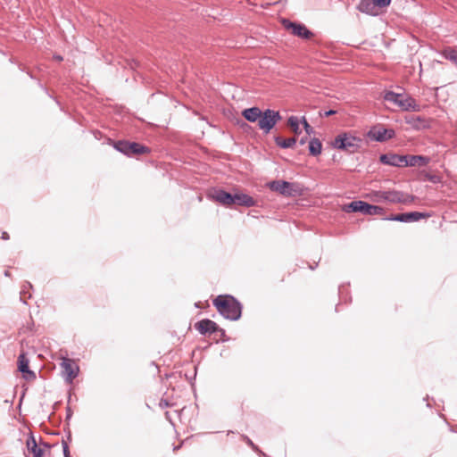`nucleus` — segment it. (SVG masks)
<instances>
[{
    "instance_id": "f257e3e1",
    "label": "nucleus",
    "mask_w": 457,
    "mask_h": 457,
    "mask_svg": "<svg viewBox=\"0 0 457 457\" xmlns=\"http://www.w3.org/2000/svg\"><path fill=\"white\" fill-rule=\"evenodd\" d=\"M218 312L227 320H237L242 315V304L230 295H220L212 302Z\"/></svg>"
},
{
    "instance_id": "f03ea898",
    "label": "nucleus",
    "mask_w": 457,
    "mask_h": 457,
    "mask_svg": "<svg viewBox=\"0 0 457 457\" xmlns=\"http://www.w3.org/2000/svg\"><path fill=\"white\" fill-rule=\"evenodd\" d=\"M384 100L400 107L403 111L419 112L420 105L411 97L404 94L387 91L384 95Z\"/></svg>"
},
{
    "instance_id": "7ed1b4c3",
    "label": "nucleus",
    "mask_w": 457,
    "mask_h": 457,
    "mask_svg": "<svg viewBox=\"0 0 457 457\" xmlns=\"http://www.w3.org/2000/svg\"><path fill=\"white\" fill-rule=\"evenodd\" d=\"M362 139L349 133H341L336 137L333 146L348 154L357 153L361 147Z\"/></svg>"
},
{
    "instance_id": "20e7f679",
    "label": "nucleus",
    "mask_w": 457,
    "mask_h": 457,
    "mask_svg": "<svg viewBox=\"0 0 457 457\" xmlns=\"http://www.w3.org/2000/svg\"><path fill=\"white\" fill-rule=\"evenodd\" d=\"M270 190L278 192L285 196H296L302 193L298 185L285 180H273L268 183Z\"/></svg>"
},
{
    "instance_id": "39448f33",
    "label": "nucleus",
    "mask_w": 457,
    "mask_h": 457,
    "mask_svg": "<svg viewBox=\"0 0 457 457\" xmlns=\"http://www.w3.org/2000/svg\"><path fill=\"white\" fill-rule=\"evenodd\" d=\"M280 120L281 116L279 112L266 109L262 112V116L258 120V127L263 133L268 134Z\"/></svg>"
},
{
    "instance_id": "423d86ee",
    "label": "nucleus",
    "mask_w": 457,
    "mask_h": 457,
    "mask_svg": "<svg viewBox=\"0 0 457 457\" xmlns=\"http://www.w3.org/2000/svg\"><path fill=\"white\" fill-rule=\"evenodd\" d=\"M429 216L430 215L428 213L420 212H405V213L391 215L389 217L385 218L384 220L407 223V222L418 221L420 219L428 218Z\"/></svg>"
},
{
    "instance_id": "0eeeda50",
    "label": "nucleus",
    "mask_w": 457,
    "mask_h": 457,
    "mask_svg": "<svg viewBox=\"0 0 457 457\" xmlns=\"http://www.w3.org/2000/svg\"><path fill=\"white\" fill-rule=\"evenodd\" d=\"M283 25L286 29H290L293 35L303 39H308L313 35L312 32L309 30L303 24L292 22L285 19L283 20Z\"/></svg>"
},
{
    "instance_id": "6e6552de",
    "label": "nucleus",
    "mask_w": 457,
    "mask_h": 457,
    "mask_svg": "<svg viewBox=\"0 0 457 457\" xmlns=\"http://www.w3.org/2000/svg\"><path fill=\"white\" fill-rule=\"evenodd\" d=\"M395 130L392 129L379 128L372 129L369 131L368 137L378 142H384L395 137Z\"/></svg>"
},
{
    "instance_id": "1a4fd4ad",
    "label": "nucleus",
    "mask_w": 457,
    "mask_h": 457,
    "mask_svg": "<svg viewBox=\"0 0 457 457\" xmlns=\"http://www.w3.org/2000/svg\"><path fill=\"white\" fill-rule=\"evenodd\" d=\"M195 328L201 334H212L218 332L220 327L212 320L204 319L195 324Z\"/></svg>"
},
{
    "instance_id": "9d476101",
    "label": "nucleus",
    "mask_w": 457,
    "mask_h": 457,
    "mask_svg": "<svg viewBox=\"0 0 457 457\" xmlns=\"http://www.w3.org/2000/svg\"><path fill=\"white\" fill-rule=\"evenodd\" d=\"M29 361L26 357L25 353H21L18 357V370L22 373V377L26 380H33L36 378V374L34 371L29 370Z\"/></svg>"
},
{
    "instance_id": "9b49d317",
    "label": "nucleus",
    "mask_w": 457,
    "mask_h": 457,
    "mask_svg": "<svg viewBox=\"0 0 457 457\" xmlns=\"http://www.w3.org/2000/svg\"><path fill=\"white\" fill-rule=\"evenodd\" d=\"M404 159L405 156L395 154H381L379 157V161L381 163L395 167H403Z\"/></svg>"
},
{
    "instance_id": "f8f14e48",
    "label": "nucleus",
    "mask_w": 457,
    "mask_h": 457,
    "mask_svg": "<svg viewBox=\"0 0 457 457\" xmlns=\"http://www.w3.org/2000/svg\"><path fill=\"white\" fill-rule=\"evenodd\" d=\"M386 202L392 204H407L413 200L412 195H405L401 191H387Z\"/></svg>"
},
{
    "instance_id": "ddd939ff",
    "label": "nucleus",
    "mask_w": 457,
    "mask_h": 457,
    "mask_svg": "<svg viewBox=\"0 0 457 457\" xmlns=\"http://www.w3.org/2000/svg\"><path fill=\"white\" fill-rule=\"evenodd\" d=\"M62 367L63 368V373L66 376V379L69 382H71L78 376L79 367L74 362H72L71 360H63L62 362Z\"/></svg>"
},
{
    "instance_id": "4468645a",
    "label": "nucleus",
    "mask_w": 457,
    "mask_h": 457,
    "mask_svg": "<svg viewBox=\"0 0 457 457\" xmlns=\"http://www.w3.org/2000/svg\"><path fill=\"white\" fill-rule=\"evenodd\" d=\"M213 199L224 206L234 204V195L222 189L215 190Z\"/></svg>"
},
{
    "instance_id": "2eb2a0df",
    "label": "nucleus",
    "mask_w": 457,
    "mask_h": 457,
    "mask_svg": "<svg viewBox=\"0 0 457 457\" xmlns=\"http://www.w3.org/2000/svg\"><path fill=\"white\" fill-rule=\"evenodd\" d=\"M403 167L423 166L428 162V158L422 155H404Z\"/></svg>"
},
{
    "instance_id": "dca6fc26",
    "label": "nucleus",
    "mask_w": 457,
    "mask_h": 457,
    "mask_svg": "<svg viewBox=\"0 0 457 457\" xmlns=\"http://www.w3.org/2000/svg\"><path fill=\"white\" fill-rule=\"evenodd\" d=\"M368 203L358 200V201H353L348 204H345L344 206V211L346 212H361L363 214L366 213Z\"/></svg>"
},
{
    "instance_id": "f3484780",
    "label": "nucleus",
    "mask_w": 457,
    "mask_h": 457,
    "mask_svg": "<svg viewBox=\"0 0 457 457\" xmlns=\"http://www.w3.org/2000/svg\"><path fill=\"white\" fill-rule=\"evenodd\" d=\"M234 204L245 207H252L255 205L254 199L246 194H234Z\"/></svg>"
},
{
    "instance_id": "a211bd4d",
    "label": "nucleus",
    "mask_w": 457,
    "mask_h": 457,
    "mask_svg": "<svg viewBox=\"0 0 457 457\" xmlns=\"http://www.w3.org/2000/svg\"><path fill=\"white\" fill-rule=\"evenodd\" d=\"M406 123L415 129H421L428 127V121L424 117L411 115L406 118Z\"/></svg>"
},
{
    "instance_id": "6ab92c4d",
    "label": "nucleus",
    "mask_w": 457,
    "mask_h": 457,
    "mask_svg": "<svg viewBox=\"0 0 457 457\" xmlns=\"http://www.w3.org/2000/svg\"><path fill=\"white\" fill-rule=\"evenodd\" d=\"M376 7H378V5L375 4L374 0H361L358 5V10L363 13L376 15Z\"/></svg>"
},
{
    "instance_id": "aec40b11",
    "label": "nucleus",
    "mask_w": 457,
    "mask_h": 457,
    "mask_svg": "<svg viewBox=\"0 0 457 457\" xmlns=\"http://www.w3.org/2000/svg\"><path fill=\"white\" fill-rule=\"evenodd\" d=\"M262 110L259 107H251L245 109L242 112L243 117L250 121V122H255L258 121L260 117L262 116Z\"/></svg>"
},
{
    "instance_id": "412c9836",
    "label": "nucleus",
    "mask_w": 457,
    "mask_h": 457,
    "mask_svg": "<svg viewBox=\"0 0 457 457\" xmlns=\"http://www.w3.org/2000/svg\"><path fill=\"white\" fill-rule=\"evenodd\" d=\"M27 448L34 457H43L44 450L37 446L36 439L30 436L27 440Z\"/></svg>"
},
{
    "instance_id": "4be33fe9",
    "label": "nucleus",
    "mask_w": 457,
    "mask_h": 457,
    "mask_svg": "<svg viewBox=\"0 0 457 457\" xmlns=\"http://www.w3.org/2000/svg\"><path fill=\"white\" fill-rule=\"evenodd\" d=\"M131 142L120 140L113 144V147L120 153L130 157Z\"/></svg>"
},
{
    "instance_id": "5701e85b",
    "label": "nucleus",
    "mask_w": 457,
    "mask_h": 457,
    "mask_svg": "<svg viewBox=\"0 0 457 457\" xmlns=\"http://www.w3.org/2000/svg\"><path fill=\"white\" fill-rule=\"evenodd\" d=\"M275 143L281 148H284V149L291 148L295 145L296 138L295 137L283 138L281 137H276Z\"/></svg>"
},
{
    "instance_id": "b1692460",
    "label": "nucleus",
    "mask_w": 457,
    "mask_h": 457,
    "mask_svg": "<svg viewBox=\"0 0 457 457\" xmlns=\"http://www.w3.org/2000/svg\"><path fill=\"white\" fill-rule=\"evenodd\" d=\"M322 150L321 142L318 138H312L309 142V152L311 155L317 156Z\"/></svg>"
},
{
    "instance_id": "393cba45",
    "label": "nucleus",
    "mask_w": 457,
    "mask_h": 457,
    "mask_svg": "<svg viewBox=\"0 0 457 457\" xmlns=\"http://www.w3.org/2000/svg\"><path fill=\"white\" fill-rule=\"evenodd\" d=\"M130 147V156L150 153V149L141 144L132 142Z\"/></svg>"
},
{
    "instance_id": "a878e982",
    "label": "nucleus",
    "mask_w": 457,
    "mask_h": 457,
    "mask_svg": "<svg viewBox=\"0 0 457 457\" xmlns=\"http://www.w3.org/2000/svg\"><path fill=\"white\" fill-rule=\"evenodd\" d=\"M288 125L292 129V130L295 132V134L298 135L301 134L302 130L299 128V124L301 123V119H299L296 116H290L287 120Z\"/></svg>"
},
{
    "instance_id": "bb28decb",
    "label": "nucleus",
    "mask_w": 457,
    "mask_h": 457,
    "mask_svg": "<svg viewBox=\"0 0 457 457\" xmlns=\"http://www.w3.org/2000/svg\"><path fill=\"white\" fill-rule=\"evenodd\" d=\"M384 213V209L378 205L368 204L365 215H380Z\"/></svg>"
},
{
    "instance_id": "cd10ccee",
    "label": "nucleus",
    "mask_w": 457,
    "mask_h": 457,
    "mask_svg": "<svg viewBox=\"0 0 457 457\" xmlns=\"http://www.w3.org/2000/svg\"><path fill=\"white\" fill-rule=\"evenodd\" d=\"M387 191H377L374 193V201L376 202H386Z\"/></svg>"
},
{
    "instance_id": "c85d7f7f",
    "label": "nucleus",
    "mask_w": 457,
    "mask_h": 457,
    "mask_svg": "<svg viewBox=\"0 0 457 457\" xmlns=\"http://www.w3.org/2000/svg\"><path fill=\"white\" fill-rule=\"evenodd\" d=\"M301 123L303 125L307 136H310L314 132L313 128L307 122L304 116L301 118Z\"/></svg>"
},
{
    "instance_id": "c756f323",
    "label": "nucleus",
    "mask_w": 457,
    "mask_h": 457,
    "mask_svg": "<svg viewBox=\"0 0 457 457\" xmlns=\"http://www.w3.org/2000/svg\"><path fill=\"white\" fill-rule=\"evenodd\" d=\"M447 58L457 64V50H450L447 54Z\"/></svg>"
},
{
    "instance_id": "7c9ffc66",
    "label": "nucleus",
    "mask_w": 457,
    "mask_h": 457,
    "mask_svg": "<svg viewBox=\"0 0 457 457\" xmlns=\"http://www.w3.org/2000/svg\"><path fill=\"white\" fill-rule=\"evenodd\" d=\"M374 1H375V4L378 5V7L385 8V7H387L391 4L392 0H374Z\"/></svg>"
},
{
    "instance_id": "2f4dec72",
    "label": "nucleus",
    "mask_w": 457,
    "mask_h": 457,
    "mask_svg": "<svg viewBox=\"0 0 457 457\" xmlns=\"http://www.w3.org/2000/svg\"><path fill=\"white\" fill-rule=\"evenodd\" d=\"M62 451L64 457H71L68 444L64 441H62Z\"/></svg>"
},
{
    "instance_id": "473e14b6",
    "label": "nucleus",
    "mask_w": 457,
    "mask_h": 457,
    "mask_svg": "<svg viewBox=\"0 0 457 457\" xmlns=\"http://www.w3.org/2000/svg\"><path fill=\"white\" fill-rule=\"evenodd\" d=\"M245 440H246L247 445H250L253 450H255V451L258 450L257 446L253 443V441L250 438H248L246 436Z\"/></svg>"
},
{
    "instance_id": "72a5a7b5",
    "label": "nucleus",
    "mask_w": 457,
    "mask_h": 457,
    "mask_svg": "<svg viewBox=\"0 0 457 457\" xmlns=\"http://www.w3.org/2000/svg\"><path fill=\"white\" fill-rule=\"evenodd\" d=\"M31 287H32V285H31L29 282L26 281V282L24 283V285H23V287H22V291H21V293H25V290H26V289H28V288H31Z\"/></svg>"
},
{
    "instance_id": "f704fd0d",
    "label": "nucleus",
    "mask_w": 457,
    "mask_h": 457,
    "mask_svg": "<svg viewBox=\"0 0 457 457\" xmlns=\"http://www.w3.org/2000/svg\"><path fill=\"white\" fill-rule=\"evenodd\" d=\"M336 112H337L335 110H329V111L325 112L323 115L328 117V116L335 114Z\"/></svg>"
},
{
    "instance_id": "c9c22d12",
    "label": "nucleus",
    "mask_w": 457,
    "mask_h": 457,
    "mask_svg": "<svg viewBox=\"0 0 457 457\" xmlns=\"http://www.w3.org/2000/svg\"><path fill=\"white\" fill-rule=\"evenodd\" d=\"M160 406L161 407H168L169 406L168 401L162 399L161 402H160Z\"/></svg>"
},
{
    "instance_id": "e433bc0d",
    "label": "nucleus",
    "mask_w": 457,
    "mask_h": 457,
    "mask_svg": "<svg viewBox=\"0 0 457 457\" xmlns=\"http://www.w3.org/2000/svg\"><path fill=\"white\" fill-rule=\"evenodd\" d=\"M1 238H2L3 240H8V239L10 238L9 234H8L7 232L4 231V232L2 233Z\"/></svg>"
},
{
    "instance_id": "4c0bfd02",
    "label": "nucleus",
    "mask_w": 457,
    "mask_h": 457,
    "mask_svg": "<svg viewBox=\"0 0 457 457\" xmlns=\"http://www.w3.org/2000/svg\"><path fill=\"white\" fill-rule=\"evenodd\" d=\"M307 138H308V137H307V136L303 137L299 140V144H300L301 145H303L307 142Z\"/></svg>"
},
{
    "instance_id": "58836bf2",
    "label": "nucleus",
    "mask_w": 457,
    "mask_h": 457,
    "mask_svg": "<svg viewBox=\"0 0 457 457\" xmlns=\"http://www.w3.org/2000/svg\"><path fill=\"white\" fill-rule=\"evenodd\" d=\"M54 59L58 62H61V61H62L63 58L61 55L55 54V55H54Z\"/></svg>"
},
{
    "instance_id": "ea45409f",
    "label": "nucleus",
    "mask_w": 457,
    "mask_h": 457,
    "mask_svg": "<svg viewBox=\"0 0 457 457\" xmlns=\"http://www.w3.org/2000/svg\"><path fill=\"white\" fill-rule=\"evenodd\" d=\"M218 332L220 333V337H225V335H226L225 330L221 328H220V329H218Z\"/></svg>"
},
{
    "instance_id": "a19ab883",
    "label": "nucleus",
    "mask_w": 457,
    "mask_h": 457,
    "mask_svg": "<svg viewBox=\"0 0 457 457\" xmlns=\"http://www.w3.org/2000/svg\"><path fill=\"white\" fill-rule=\"evenodd\" d=\"M71 411H70V409H68L67 419L71 418Z\"/></svg>"
},
{
    "instance_id": "79ce46f5",
    "label": "nucleus",
    "mask_w": 457,
    "mask_h": 457,
    "mask_svg": "<svg viewBox=\"0 0 457 457\" xmlns=\"http://www.w3.org/2000/svg\"><path fill=\"white\" fill-rule=\"evenodd\" d=\"M4 276L9 277L10 276V272L8 270H5L4 271Z\"/></svg>"
}]
</instances>
